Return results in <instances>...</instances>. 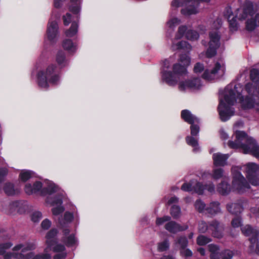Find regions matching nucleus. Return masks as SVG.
I'll return each mask as SVG.
<instances>
[{"label": "nucleus", "instance_id": "1", "mask_svg": "<svg viewBox=\"0 0 259 259\" xmlns=\"http://www.w3.org/2000/svg\"><path fill=\"white\" fill-rule=\"evenodd\" d=\"M201 2H208V0H172L170 4L169 14L171 16L177 15L180 11L182 15L185 16L196 15L199 13V8Z\"/></svg>", "mask_w": 259, "mask_h": 259}, {"label": "nucleus", "instance_id": "2", "mask_svg": "<svg viewBox=\"0 0 259 259\" xmlns=\"http://www.w3.org/2000/svg\"><path fill=\"white\" fill-rule=\"evenodd\" d=\"M236 139L234 141L229 140L228 146L234 149L241 148L245 154H248L252 147L257 143L255 139L248 137L247 134L244 131H237L235 134Z\"/></svg>", "mask_w": 259, "mask_h": 259}, {"label": "nucleus", "instance_id": "3", "mask_svg": "<svg viewBox=\"0 0 259 259\" xmlns=\"http://www.w3.org/2000/svg\"><path fill=\"white\" fill-rule=\"evenodd\" d=\"M235 89L237 92V99L239 100L242 109L245 110L254 108L255 101V97L250 95H242V93L243 92V89L241 83L235 84Z\"/></svg>", "mask_w": 259, "mask_h": 259}, {"label": "nucleus", "instance_id": "4", "mask_svg": "<svg viewBox=\"0 0 259 259\" xmlns=\"http://www.w3.org/2000/svg\"><path fill=\"white\" fill-rule=\"evenodd\" d=\"M209 36L210 41L209 47L206 52V55L207 58H210L217 54V50L220 46L221 36L217 32H210Z\"/></svg>", "mask_w": 259, "mask_h": 259}, {"label": "nucleus", "instance_id": "5", "mask_svg": "<svg viewBox=\"0 0 259 259\" xmlns=\"http://www.w3.org/2000/svg\"><path fill=\"white\" fill-rule=\"evenodd\" d=\"M258 166L254 163H248L246 167V177L252 185H259Z\"/></svg>", "mask_w": 259, "mask_h": 259}, {"label": "nucleus", "instance_id": "6", "mask_svg": "<svg viewBox=\"0 0 259 259\" xmlns=\"http://www.w3.org/2000/svg\"><path fill=\"white\" fill-rule=\"evenodd\" d=\"M241 230L244 235L250 237L248 239L250 243L249 248L250 249H253L255 244L258 241V230L254 229L250 225H246L245 226L242 227Z\"/></svg>", "mask_w": 259, "mask_h": 259}, {"label": "nucleus", "instance_id": "7", "mask_svg": "<svg viewBox=\"0 0 259 259\" xmlns=\"http://www.w3.org/2000/svg\"><path fill=\"white\" fill-rule=\"evenodd\" d=\"M218 111L220 119L223 122L228 120L234 114V108L225 103L223 100L220 101Z\"/></svg>", "mask_w": 259, "mask_h": 259}, {"label": "nucleus", "instance_id": "8", "mask_svg": "<svg viewBox=\"0 0 259 259\" xmlns=\"http://www.w3.org/2000/svg\"><path fill=\"white\" fill-rule=\"evenodd\" d=\"M232 186L239 193H243L246 189L250 188L249 184L240 173L233 177Z\"/></svg>", "mask_w": 259, "mask_h": 259}, {"label": "nucleus", "instance_id": "9", "mask_svg": "<svg viewBox=\"0 0 259 259\" xmlns=\"http://www.w3.org/2000/svg\"><path fill=\"white\" fill-rule=\"evenodd\" d=\"M60 68L56 65L51 64L46 69L45 74L48 77L49 82L52 84H56L60 79Z\"/></svg>", "mask_w": 259, "mask_h": 259}, {"label": "nucleus", "instance_id": "10", "mask_svg": "<svg viewBox=\"0 0 259 259\" xmlns=\"http://www.w3.org/2000/svg\"><path fill=\"white\" fill-rule=\"evenodd\" d=\"M201 85L200 79L195 77L192 79L180 81L179 83V89L181 91H184L186 88L198 89Z\"/></svg>", "mask_w": 259, "mask_h": 259}, {"label": "nucleus", "instance_id": "11", "mask_svg": "<svg viewBox=\"0 0 259 259\" xmlns=\"http://www.w3.org/2000/svg\"><path fill=\"white\" fill-rule=\"evenodd\" d=\"M58 25L57 22L50 19L47 25L46 38L50 41H53L58 33Z\"/></svg>", "mask_w": 259, "mask_h": 259}, {"label": "nucleus", "instance_id": "12", "mask_svg": "<svg viewBox=\"0 0 259 259\" xmlns=\"http://www.w3.org/2000/svg\"><path fill=\"white\" fill-rule=\"evenodd\" d=\"M209 230L211 231V235L217 238H221L223 236V228L220 223L217 220H213L209 223Z\"/></svg>", "mask_w": 259, "mask_h": 259}, {"label": "nucleus", "instance_id": "13", "mask_svg": "<svg viewBox=\"0 0 259 259\" xmlns=\"http://www.w3.org/2000/svg\"><path fill=\"white\" fill-rule=\"evenodd\" d=\"M164 228L169 232L175 234L179 232L186 230L189 227L187 225L181 226L175 221H169L165 224Z\"/></svg>", "mask_w": 259, "mask_h": 259}, {"label": "nucleus", "instance_id": "14", "mask_svg": "<svg viewBox=\"0 0 259 259\" xmlns=\"http://www.w3.org/2000/svg\"><path fill=\"white\" fill-rule=\"evenodd\" d=\"M162 79L169 86H175L178 83V79L174 72L162 70L161 71Z\"/></svg>", "mask_w": 259, "mask_h": 259}, {"label": "nucleus", "instance_id": "15", "mask_svg": "<svg viewBox=\"0 0 259 259\" xmlns=\"http://www.w3.org/2000/svg\"><path fill=\"white\" fill-rule=\"evenodd\" d=\"M42 188V183L40 181H35L32 185L30 183L26 184L25 186L24 191L27 194L30 195L36 194L38 192H40Z\"/></svg>", "mask_w": 259, "mask_h": 259}, {"label": "nucleus", "instance_id": "16", "mask_svg": "<svg viewBox=\"0 0 259 259\" xmlns=\"http://www.w3.org/2000/svg\"><path fill=\"white\" fill-rule=\"evenodd\" d=\"M243 91L248 95L253 97H256L259 94V83H253L251 82L246 83L243 88Z\"/></svg>", "mask_w": 259, "mask_h": 259}, {"label": "nucleus", "instance_id": "17", "mask_svg": "<svg viewBox=\"0 0 259 259\" xmlns=\"http://www.w3.org/2000/svg\"><path fill=\"white\" fill-rule=\"evenodd\" d=\"M47 186L44 187L40 191V195L45 196L47 195H52L58 190V187L52 181L47 180Z\"/></svg>", "mask_w": 259, "mask_h": 259}, {"label": "nucleus", "instance_id": "18", "mask_svg": "<svg viewBox=\"0 0 259 259\" xmlns=\"http://www.w3.org/2000/svg\"><path fill=\"white\" fill-rule=\"evenodd\" d=\"M228 158V154H224L221 153H214L212 155L213 164L216 166H224L225 165Z\"/></svg>", "mask_w": 259, "mask_h": 259}, {"label": "nucleus", "instance_id": "19", "mask_svg": "<svg viewBox=\"0 0 259 259\" xmlns=\"http://www.w3.org/2000/svg\"><path fill=\"white\" fill-rule=\"evenodd\" d=\"M230 184L226 180L222 181L217 186V191L222 195L226 196L228 195L231 190Z\"/></svg>", "mask_w": 259, "mask_h": 259}, {"label": "nucleus", "instance_id": "20", "mask_svg": "<svg viewBox=\"0 0 259 259\" xmlns=\"http://www.w3.org/2000/svg\"><path fill=\"white\" fill-rule=\"evenodd\" d=\"M220 203L218 201L211 202L205 209V213L212 217L221 211Z\"/></svg>", "mask_w": 259, "mask_h": 259}, {"label": "nucleus", "instance_id": "21", "mask_svg": "<svg viewBox=\"0 0 259 259\" xmlns=\"http://www.w3.org/2000/svg\"><path fill=\"white\" fill-rule=\"evenodd\" d=\"M221 68V64L218 62L215 64L214 68L210 71L208 69L205 70L202 75V77L206 80H211L213 78V76L215 75Z\"/></svg>", "mask_w": 259, "mask_h": 259}, {"label": "nucleus", "instance_id": "22", "mask_svg": "<svg viewBox=\"0 0 259 259\" xmlns=\"http://www.w3.org/2000/svg\"><path fill=\"white\" fill-rule=\"evenodd\" d=\"M38 85L42 88L48 89L49 87L48 77L44 71H39L37 74Z\"/></svg>", "mask_w": 259, "mask_h": 259}, {"label": "nucleus", "instance_id": "23", "mask_svg": "<svg viewBox=\"0 0 259 259\" xmlns=\"http://www.w3.org/2000/svg\"><path fill=\"white\" fill-rule=\"evenodd\" d=\"M227 209L230 213L236 215L239 214L243 210L242 205L239 203L227 204Z\"/></svg>", "mask_w": 259, "mask_h": 259}, {"label": "nucleus", "instance_id": "24", "mask_svg": "<svg viewBox=\"0 0 259 259\" xmlns=\"http://www.w3.org/2000/svg\"><path fill=\"white\" fill-rule=\"evenodd\" d=\"M181 116L182 119L189 124L194 123L197 120V118L187 109H184L181 111Z\"/></svg>", "mask_w": 259, "mask_h": 259}, {"label": "nucleus", "instance_id": "25", "mask_svg": "<svg viewBox=\"0 0 259 259\" xmlns=\"http://www.w3.org/2000/svg\"><path fill=\"white\" fill-rule=\"evenodd\" d=\"M236 94H237V92L234 87V89L230 90L228 94L224 96V100L227 103V105L229 106L234 105L237 98V95L236 96Z\"/></svg>", "mask_w": 259, "mask_h": 259}, {"label": "nucleus", "instance_id": "26", "mask_svg": "<svg viewBox=\"0 0 259 259\" xmlns=\"http://www.w3.org/2000/svg\"><path fill=\"white\" fill-rule=\"evenodd\" d=\"M185 139L187 144L193 147V151L194 152L196 153L200 151L198 141L194 137V136H188L186 137Z\"/></svg>", "mask_w": 259, "mask_h": 259}, {"label": "nucleus", "instance_id": "27", "mask_svg": "<svg viewBox=\"0 0 259 259\" xmlns=\"http://www.w3.org/2000/svg\"><path fill=\"white\" fill-rule=\"evenodd\" d=\"M3 189L8 196H13L19 193V191L17 189L14 188V184L10 182L5 183Z\"/></svg>", "mask_w": 259, "mask_h": 259}, {"label": "nucleus", "instance_id": "28", "mask_svg": "<svg viewBox=\"0 0 259 259\" xmlns=\"http://www.w3.org/2000/svg\"><path fill=\"white\" fill-rule=\"evenodd\" d=\"M68 10L73 15L79 14L80 10L79 0H70Z\"/></svg>", "mask_w": 259, "mask_h": 259}, {"label": "nucleus", "instance_id": "29", "mask_svg": "<svg viewBox=\"0 0 259 259\" xmlns=\"http://www.w3.org/2000/svg\"><path fill=\"white\" fill-rule=\"evenodd\" d=\"M258 17H250L245 22V28L248 31H253L257 26V21Z\"/></svg>", "mask_w": 259, "mask_h": 259}, {"label": "nucleus", "instance_id": "30", "mask_svg": "<svg viewBox=\"0 0 259 259\" xmlns=\"http://www.w3.org/2000/svg\"><path fill=\"white\" fill-rule=\"evenodd\" d=\"M173 72L175 74L182 76L187 73V67L180 63L174 64L172 67Z\"/></svg>", "mask_w": 259, "mask_h": 259}, {"label": "nucleus", "instance_id": "31", "mask_svg": "<svg viewBox=\"0 0 259 259\" xmlns=\"http://www.w3.org/2000/svg\"><path fill=\"white\" fill-rule=\"evenodd\" d=\"M228 19L229 24V28L231 31H237L238 28V23L237 22L236 18H238L239 20H244L247 17H232L231 19H229L230 17H226Z\"/></svg>", "mask_w": 259, "mask_h": 259}, {"label": "nucleus", "instance_id": "32", "mask_svg": "<svg viewBox=\"0 0 259 259\" xmlns=\"http://www.w3.org/2000/svg\"><path fill=\"white\" fill-rule=\"evenodd\" d=\"M78 24L76 21L72 22L69 29L65 31V34L67 37H72L78 32Z\"/></svg>", "mask_w": 259, "mask_h": 259}, {"label": "nucleus", "instance_id": "33", "mask_svg": "<svg viewBox=\"0 0 259 259\" xmlns=\"http://www.w3.org/2000/svg\"><path fill=\"white\" fill-rule=\"evenodd\" d=\"M62 47L64 50L69 52H75L76 48L72 40L69 38L65 39L63 41Z\"/></svg>", "mask_w": 259, "mask_h": 259}, {"label": "nucleus", "instance_id": "34", "mask_svg": "<svg viewBox=\"0 0 259 259\" xmlns=\"http://www.w3.org/2000/svg\"><path fill=\"white\" fill-rule=\"evenodd\" d=\"M56 62L58 65L63 67L65 65L66 55L63 51H59L57 52L56 58Z\"/></svg>", "mask_w": 259, "mask_h": 259}, {"label": "nucleus", "instance_id": "35", "mask_svg": "<svg viewBox=\"0 0 259 259\" xmlns=\"http://www.w3.org/2000/svg\"><path fill=\"white\" fill-rule=\"evenodd\" d=\"M212 241L211 239L203 235H199L197 237L196 243L199 246H204Z\"/></svg>", "mask_w": 259, "mask_h": 259}, {"label": "nucleus", "instance_id": "36", "mask_svg": "<svg viewBox=\"0 0 259 259\" xmlns=\"http://www.w3.org/2000/svg\"><path fill=\"white\" fill-rule=\"evenodd\" d=\"M32 171L31 170H22L19 174V178L22 182H26L32 177Z\"/></svg>", "mask_w": 259, "mask_h": 259}, {"label": "nucleus", "instance_id": "37", "mask_svg": "<svg viewBox=\"0 0 259 259\" xmlns=\"http://www.w3.org/2000/svg\"><path fill=\"white\" fill-rule=\"evenodd\" d=\"M170 214L175 219L179 218L181 214L180 207L179 205H172L170 209Z\"/></svg>", "mask_w": 259, "mask_h": 259}, {"label": "nucleus", "instance_id": "38", "mask_svg": "<svg viewBox=\"0 0 259 259\" xmlns=\"http://www.w3.org/2000/svg\"><path fill=\"white\" fill-rule=\"evenodd\" d=\"M63 241L67 247H71L73 246L76 242L75 235L74 234H71L68 237L64 238Z\"/></svg>", "mask_w": 259, "mask_h": 259}, {"label": "nucleus", "instance_id": "39", "mask_svg": "<svg viewBox=\"0 0 259 259\" xmlns=\"http://www.w3.org/2000/svg\"><path fill=\"white\" fill-rule=\"evenodd\" d=\"M250 79L251 82L259 83V71L258 69L253 68L250 70Z\"/></svg>", "mask_w": 259, "mask_h": 259}, {"label": "nucleus", "instance_id": "40", "mask_svg": "<svg viewBox=\"0 0 259 259\" xmlns=\"http://www.w3.org/2000/svg\"><path fill=\"white\" fill-rule=\"evenodd\" d=\"M209 230V225L204 221H200L198 224V231L199 233H205Z\"/></svg>", "mask_w": 259, "mask_h": 259}, {"label": "nucleus", "instance_id": "41", "mask_svg": "<svg viewBox=\"0 0 259 259\" xmlns=\"http://www.w3.org/2000/svg\"><path fill=\"white\" fill-rule=\"evenodd\" d=\"M199 37V33L195 30H188L186 33V37L190 40H197Z\"/></svg>", "mask_w": 259, "mask_h": 259}, {"label": "nucleus", "instance_id": "42", "mask_svg": "<svg viewBox=\"0 0 259 259\" xmlns=\"http://www.w3.org/2000/svg\"><path fill=\"white\" fill-rule=\"evenodd\" d=\"M169 243L168 240L167 239L158 244V250L159 252L166 251L169 249Z\"/></svg>", "mask_w": 259, "mask_h": 259}, {"label": "nucleus", "instance_id": "43", "mask_svg": "<svg viewBox=\"0 0 259 259\" xmlns=\"http://www.w3.org/2000/svg\"><path fill=\"white\" fill-rule=\"evenodd\" d=\"M205 184L201 182H197L193 186V191L199 195L203 194L205 190Z\"/></svg>", "mask_w": 259, "mask_h": 259}, {"label": "nucleus", "instance_id": "44", "mask_svg": "<svg viewBox=\"0 0 259 259\" xmlns=\"http://www.w3.org/2000/svg\"><path fill=\"white\" fill-rule=\"evenodd\" d=\"M234 253L230 249H224L220 253L222 259H232Z\"/></svg>", "mask_w": 259, "mask_h": 259}, {"label": "nucleus", "instance_id": "45", "mask_svg": "<svg viewBox=\"0 0 259 259\" xmlns=\"http://www.w3.org/2000/svg\"><path fill=\"white\" fill-rule=\"evenodd\" d=\"M180 61L183 64V65L187 67L190 64L191 59L186 54H182L180 56Z\"/></svg>", "mask_w": 259, "mask_h": 259}, {"label": "nucleus", "instance_id": "46", "mask_svg": "<svg viewBox=\"0 0 259 259\" xmlns=\"http://www.w3.org/2000/svg\"><path fill=\"white\" fill-rule=\"evenodd\" d=\"M177 243L180 245L181 249H184L188 245V241L186 236H182L178 238Z\"/></svg>", "mask_w": 259, "mask_h": 259}, {"label": "nucleus", "instance_id": "47", "mask_svg": "<svg viewBox=\"0 0 259 259\" xmlns=\"http://www.w3.org/2000/svg\"><path fill=\"white\" fill-rule=\"evenodd\" d=\"M13 246V243L10 242L0 244V255L5 254L6 250L10 248Z\"/></svg>", "mask_w": 259, "mask_h": 259}, {"label": "nucleus", "instance_id": "48", "mask_svg": "<svg viewBox=\"0 0 259 259\" xmlns=\"http://www.w3.org/2000/svg\"><path fill=\"white\" fill-rule=\"evenodd\" d=\"M205 207V203L201 200H197L195 203V207L199 212H202Z\"/></svg>", "mask_w": 259, "mask_h": 259}, {"label": "nucleus", "instance_id": "49", "mask_svg": "<svg viewBox=\"0 0 259 259\" xmlns=\"http://www.w3.org/2000/svg\"><path fill=\"white\" fill-rule=\"evenodd\" d=\"M63 203L62 196L60 195H57L53 198L51 202L52 205H58L62 206Z\"/></svg>", "mask_w": 259, "mask_h": 259}, {"label": "nucleus", "instance_id": "50", "mask_svg": "<svg viewBox=\"0 0 259 259\" xmlns=\"http://www.w3.org/2000/svg\"><path fill=\"white\" fill-rule=\"evenodd\" d=\"M36 248V244L34 242H29L26 244V246L21 250L22 252H25L27 251L33 250Z\"/></svg>", "mask_w": 259, "mask_h": 259}, {"label": "nucleus", "instance_id": "51", "mask_svg": "<svg viewBox=\"0 0 259 259\" xmlns=\"http://www.w3.org/2000/svg\"><path fill=\"white\" fill-rule=\"evenodd\" d=\"M176 46H177V49L178 50L185 49H190V48L191 47L190 45L187 41H183V40L178 42L176 44Z\"/></svg>", "mask_w": 259, "mask_h": 259}, {"label": "nucleus", "instance_id": "52", "mask_svg": "<svg viewBox=\"0 0 259 259\" xmlns=\"http://www.w3.org/2000/svg\"><path fill=\"white\" fill-rule=\"evenodd\" d=\"M224 174V170L222 168L214 169L213 170V178L214 179H219L221 178Z\"/></svg>", "mask_w": 259, "mask_h": 259}, {"label": "nucleus", "instance_id": "53", "mask_svg": "<svg viewBox=\"0 0 259 259\" xmlns=\"http://www.w3.org/2000/svg\"><path fill=\"white\" fill-rule=\"evenodd\" d=\"M171 220V217L168 215H164L161 218H157L156 220V224L157 226H160L163 224L165 222H169Z\"/></svg>", "mask_w": 259, "mask_h": 259}, {"label": "nucleus", "instance_id": "54", "mask_svg": "<svg viewBox=\"0 0 259 259\" xmlns=\"http://www.w3.org/2000/svg\"><path fill=\"white\" fill-rule=\"evenodd\" d=\"M231 225L233 228H238L242 226L241 218L237 217L232 219L231 221Z\"/></svg>", "mask_w": 259, "mask_h": 259}, {"label": "nucleus", "instance_id": "55", "mask_svg": "<svg viewBox=\"0 0 259 259\" xmlns=\"http://www.w3.org/2000/svg\"><path fill=\"white\" fill-rule=\"evenodd\" d=\"M191 135L192 136H196L199 132V126L194 123L190 124Z\"/></svg>", "mask_w": 259, "mask_h": 259}, {"label": "nucleus", "instance_id": "56", "mask_svg": "<svg viewBox=\"0 0 259 259\" xmlns=\"http://www.w3.org/2000/svg\"><path fill=\"white\" fill-rule=\"evenodd\" d=\"M42 218V213L40 211L34 212L31 215V220L34 223L38 222Z\"/></svg>", "mask_w": 259, "mask_h": 259}, {"label": "nucleus", "instance_id": "57", "mask_svg": "<svg viewBox=\"0 0 259 259\" xmlns=\"http://www.w3.org/2000/svg\"><path fill=\"white\" fill-rule=\"evenodd\" d=\"M181 190L185 192L193 191V186L191 183H184L181 186Z\"/></svg>", "mask_w": 259, "mask_h": 259}, {"label": "nucleus", "instance_id": "58", "mask_svg": "<svg viewBox=\"0 0 259 259\" xmlns=\"http://www.w3.org/2000/svg\"><path fill=\"white\" fill-rule=\"evenodd\" d=\"M65 208L63 206H57L52 209V212L54 215H58L63 212Z\"/></svg>", "mask_w": 259, "mask_h": 259}, {"label": "nucleus", "instance_id": "59", "mask_svg": "<svg viewBox=\"0 0 259 259\" xmlns=\"http://www.w3.org/2000/svg\"><path fill=\"white\" fill-rule=\"evenodd\" d=\"M57 233L58 231L56 229H52L47 233L46 237L47 239H55V237L57 235Z\"/></svg>", "mask_w": 259, "mask_h": 259}, {"label": "nucleus", "instance_id": "60", "mask_svg": "<svg viewBox=\"0 0 259 259\" xmlns=\"http://www.w3.org/2000/svg\"><path fill=\"white\" fill-rule=\"evenodd\" d=\"M251 149L248 154H251L255 157L259 158V146L257 145V143L254 145Z\"/></svg>", "mask_w": 259, "mask_h": 259}, {"label": "nucleus", "instance_id": "61", "mask_svg": "<svg viewBox=\"0 0 259 259\" xmlns=\"http://www.w3.org/2000/svg\"><path fill=\"white\" fill-rule=\"evenodd\" d=\"M208 248L210 253L213 254H215V253H218V251L220 250L219 246L214 244H209L208 245Z\"/></svg>", "mask_w": 259, "mask_h": 259}, {"label": "nucleus", "instance_id": "62", "mask_svg": "<svg viewBox=\"0 0 259 259\" xmlns=\"http://www.w3.org/2000/svg\"><path fill=\"white\" fill-rule=\"evenodd\" d=\"M65 249L64 245L61 244H56L52 247V250L54 252H63Z\"/></svg>", "mask_w": 259, "mask_h": 259}, {"label": "nucleus", "instance_id": "63", "mask_svg": "<svg viewBox=\"0 0 259 259\" xmlns=\"http://www.w3.org/2000/svg\"><path fill=\"white\" fill-rule=\"evenodd\" d=\"M204 70V65L202 63L198 62L195 64L193 70L195 73H200Z\"/></svg>", "mask_w": 259, "mask_h": 259}, {"label": "nucleus", "instance_id": "64", "mask_svg": "<svg viewBox=\"0 0 259 259\" xmlns=\"http://www.w3.org/2000/svg\"><path fill=\"white\" fill-rule=\"evenodd\" d=\"M180 21V20L177 17H173L167 22V24L170 28H172L179 24Z\"/></svg>", "mask_w": 259, "mask_h": 259}]
</instances>
